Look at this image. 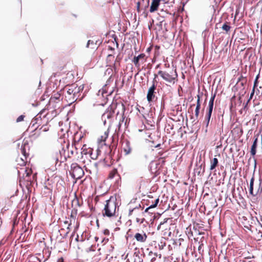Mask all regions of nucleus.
Listing matches in <instances>:
<instances>
[{"label": "nucleus", "mask_w": 262, "mask_h": 262, "mask_svg": "<svg viewBox=\"0 0 262 262\" xmlns=\"http://www.w3.org/2000/svg\"><path fill=\"white\" fill-rule=\"evenodd\" d=\"M74 233H75V232H73L72 235H71V237H73L74 235Z\"/></svg>", "instance_id": "de8ad7c7"}, {"label": "nucleus", "mask_w": 262, "mask_h": 262, "mask_svg": "<svg viewBox=\"0 0 262 262\" xmlns=\"http://www.w3.org/2000/svg\"><path fill=\"white\" fill-rule=\"evenodd\" d=\"M137 9L138 12L140 11V3L139 2H138L137 6Z\"/></svg>", "instance_id": "79ce46f5"}, {"label": "nucleus", "mask_w": 262, "mask_h": 262, "mask_svg": "<svg viewBox=\"0 0 262 262\" xmlns=\"http://www.w3.org/2000/svg\"><path fill=\"white\" fill-rule=\"evenodd\" d=\"M136 241L140 243H144L146 242L147 236L145 233H136L134 236Z\"/></svg>", "instance_id": "2eb2a0df"}, {"label": "nucleus", "mask_w": 262, "mask_h": 262, "mask_svg": "<svg viewBox=\"0 0 262 262\" xmlns=\"http://www.w3.org/2000/svg\"><path fill=\"white\" fill-rule=\"evenodd\" d=\"M84 85H81L79 86L75 83L73 84V93L72 102H74L77 100L81 101L84 97V93H83Z\"/></svg>", "instance_id": "7ed1b4c3"}, {"label": "nucleus", "mask_w": 262, "mask_h": 262, "mask_svg": "<svg viewBox=\"0 0 262 262\" xmlns=\"http://www.w3.org/2000/svg\"><path fill=\"white\" fill-rule=\"evenodd\" d=\"M96 44L94 43V41L89 40L88 41L86 47L87 48H91L92 49H94L95 48Z\"/></svg>", "instance_id": "c85d7f7f"}, {"label": "nucleus", "mask_w": 262, "mask_h": 262, "mask_svg": "<svg viewBox=\"0 0 262 262\" xmlns=\"http://www.w3.org/2000/svg\"><path fill=\"white\" fill-rule=\"evenodd\" d=\"M152 253L151 252H150L149 254V255H150V254H152Z\"/></svg>", "instance_id": "864d4df0"}, {"label": "nucleus", "mask_w": 262, "mask_h": 262, "mask_svg": "<svg viewBox=\"0 0 262 262\" xmlns=\"http://www.w3.org/2000/svg\"><path fill=\"white\" fill-rule=\"evenodd\" d=\"M112 93V90L108 91L107 84H105L103 87L98 91V96L99 98L102 99V101L99 104L101 105L105 104L107 101V96L110 95Z\"/></svg>", "instance_id": "39448f33"}, {"label": "nucleus", "mask_w": 262, "mask_h": 262, "mask_svg": "<svg viewBox=\"0 0 262 262\" xmlns=\"http://www.w3.org/2000/svg\"><path fill=\"white\" fill-rule=\"evenodd\" d=\"M75 150H77V148L76 147H75Z\"/></svg>", "instance_id": "6e6d98bb"}, {"label": "nucleus", "mask_w": 262, "mask_h": 262, "mask_svg": "<svg viewBox=\"0 0 262 262\" xmlns=\"http://www.w3.org/2000/svg\"><path fill=\"white\" fill-rule=\"evenodd\" d=\"M201 107H196L194 111V116L196 120H197L199 116L200 110Z\"/></svg>", "instance_id": "473e14b6"}, {"label": "nucleus", "mask_w": 262, "mask_h": 262, "mask_svg": "<svg viewBox=\"0 0 262 262\" xmlns=\"http://www.w3.org/2000/svg\"><path fill=\"white\" fill-rule=\"evenodd\" d=\"M43 113V111L40 112L32 120L30 125L34 129H36L42 124V115Z\"/></svg>", "instance_id": "0eeeda50"}, {"label": "nucleus", "mask_w": 262, "mask_h": 262, "mask_svg": "<svg viewBox=\"0 0 262 262\" xmlns=\"http://www.w3.org/2000/svg\"><path fill=\"white\" fill-rule=\"evenodd\" d=\"M46 114L43 115V118H45V117H46Z\"/></svg>", "instance_id": "3c124183"}, {"label": "nucleus", "mask_w": 262, "mask_h": 262, "mask_svg": "<svg viewBox=\"0 0 262 262\" xmlns=\"http://www.w3.org/2000/svg\"><path fill=\"white\" fill-rule=\"evenodd\" d=\"M157 26H159V27L161 29L162 28V22L159 23V24H157Z\"/></svg>", "instance_id": "37998d69"}, {"label": "nucleus", "mask_w": 262, "mask_h": 262, "mask_svg": "<svg viewBox=\"0 0 262 262\" xmlns=\"http://www.w3.org/2000/svg\"><path fill=\"white\" fill-rule=\"evenodd\" d=\"M25 117V116L24 115H20L16 119V122H20L21 121H23L24 120V118Z\"/></svg>", "instance_id": "c9c22d12"}, {"label": "nucleus", "mask_w": 262, "mask_h": 262, "mask_svg": "<svg viewBox=\"0 0 262 262\" xmlns=\"http://www.w3.org/2000/svg\"><path fill=\"white\" fill-rule=\"evenodd\" d=\"M258 76L259 75H258L256 76V79H255L253 89H254L256 86H257V80H258Z\"/></svg>", "instance_id": "4c0bfd02"}, {"label": "nucleus", "mask_w": 262, "mask_h": 262, "mask_svg": "<svg viewBox=\"0 0 262 262\" xmlns=\"http://www.w3.org/2000/svg\"><path fill=\"white\" fill-rule=\"evenodd\" d=\"M159 257L161 258V254H159Z\"/></svg>", "instance_id": "13d9d810"}, {"label": "nucleus", "mask_w": 262, "mask_h": 262, "mask_svg": "<svg viewBox=\"0 0 262 262\" xmlns=\"http://www.w3.org/2000/svg\"><path fill=\"white\" fill-rule=\"evenodd\" d=\"M159 202V199L157 198V199L155 200V203L153 204L150 205L148 207L146 208V209L145 210L144 212H147L148 211V210L149 209H150L151 208H155L156 207H157Z\"/></svg>", "instance_id": "393cba45"}, {"label": "nucleus", "mask_w": 262, "mask_h": 262, "mask_svg": "<svg viewBox=\"0 0 262 262\" xmlns=\"http://www.w3.org/2000/svg\"><path fill=\"white\" fill-rule=\"evenodd\" d=\"M82 147H84V148H85V152H88V149H87V148H86V146H85V145H83Z\"/></svg>", "instance_id": "a18cd8bd"}, {"label": "nucleus", "mask_w": 262, "mask_h": 262, "mask_svg": "<svg viewBox=\"0 0 262 262\" xmlns=\"http://www.w3.org/2000/svg\"><path fill=\"white\" fill-rule=\"evenodd\" d=\"M145 55L143 53L140 54L137 56H135L132 60V62L134 63L135 67L137 68L138 72L141 71L140 69V62L143 63L145 62L144 57Z\"/></svg>", "instance_id": "1a4fd4ad"}, {"label": "nucleus", "mask_w": 262, "mask_h": 262, "mask_svg": "<svg viewBox=\"0 0 262 262\" xmlns=\"http://www.w3.org/2000/svg\"><path fill=\"white\" fill-rule=\"evenodd\" d=\"M107 136H108V133H107V132H105L104 133V135H103V136H102L101 137V141H104L105 140V139L107 138Z\"/></svg>", "instance_id": "f704fd0d"}, {"label": "nucleus", "mask_w": 262, "mask_h": 262, "mask_svg": "<svg viewBox=\"0 0 262 262\" xmlns=\"http://www.w3.org/2000/svg\"><path fill=\"white\" fill-rule=\"evenodd\" d=\"M156 81L154 80L152 81V85L149 88L148 90L147 94V100L149 103L152 102L154 99L156 98Z\"/></svg>", "instance_id": "6e6552de"}, {"label": "nucleus", "mask_w": 262, "mask_h": 262, "mask_svg": "<svg viewBox=\"0 0 262 262\" xmlns=\"http://www.w3.org/2000/svg\"><path fill=\"white\" fill-rule=\"evenodd\" d=\"M205 171V166H203L202 164L196 165V167L194 169V173L198 176H201L204 173Z\"/></svg>", "instance_id": "6ab92c4d"}, {"label": "nucleus", "mask_w": 262, "mask_h": 262, "mask_svg": "<svg viewBox=\"0 0 262 262\" xmlns=\"http://www.w3.org/2000/svg\"><path fill=\"white\" fill-rule=\"evenodd\" d=\"M156 77H157V75H155V78H156Z\"/></svg>", "instance_id": "4d7b16f0"}, {"label": "nucleus", "mask_w": 262, "mask_h": 262, "mask_svg": "<svg viewBox=\"0 0 262 262\" xmlns=\"http://www.w3.org/2000/svg\"><path fill=\"white\" fill-rule=\"evenodd\" d=\"M85 148L84 147H82L81 148V154L82 155H87L89 154L90 156L91 159L93 160H96L98 155V150H96V153L93 152V149L92 148H88V152H85Z\"/></svg>", "instance_id": "f8f14e48"}, {"label": "nucleus", "mask_w": 262, "mask_h": 262, "mask_svg": "<svg viewBox=\"0 0 262 262\" xmlns=\"http://www.w3.org/2000/svg\"><path fill=\"white\" fill-rule=\"evenodd\" d=\"M254 182V176L253 174L252 176V178H251V180L250 181L249 193L252 196H255L258 194V192H257V190L256 191L255 193L254 192V190H253Z\"/></svg>", "instance_id": "a211bd4d"}, {"label": "nucleus", "mask_w": 262, "mask_h": 262, "mask_svg": "<svg viewBox=\"0 0 262 262\" xmlns=\"http://www.w3.org/2000/svg\"><path fill=\"white\" fill-rule=\"evenodd\" d=\"M141 208V206L139 205V207H136L132 209H130L128 213V215L131 216L133 214H134L136 216H142L144 212H141L142 209Z\"/></svg>", "instance_id": "ddd939ff"}, {"label": "nucleus", "mask_w": 262, "mask_h": 262, "mask_svg": "<svg viewBox=\"0 0 262 262\" xmlns=\"http://www.w3.org/2000/svg\"><path fill=\"white\" fill-rule=\"evenodd\" d=\"M165 67L166 68H168L169 67V64L168 63V64L166 63V64H165Z\"/></svg>", "instance_id": "49530a36"}, {"label": "nucleus", "mask_w": 262, "mask_h": 262, "mask_svg": "<svg viewBox=\"0 0 262 262\" xmlns=\"http://www.w3.org/2000/svg\"><path fill=\"white\" fill-rule=\"evenodd\" d=\"M215 96H216L215 94H212L211 97L209 102L208 110H213V103H214V100Z\"/></svg>", "instance_id": "4be33fe9"}, {"label": "nucleus", "mask_w": 262, "mask_h": 262, "mask_svg": "<svg viewBox=\"0 0 262 262\" xmlns=\"http://www.w3.org/2000/svg\"><path fill=\"white\" fill-rule=\"evenodd\" d=\"M154 255H155V257L151 258V262H155L156 261V257L158 256V254L156 253H155Z\"/></svg>", "instance_id": "58836bf2"}, {"label": "nucleus", "mask_w": 262, "mask_h": 262, "mask_svg": "<svg viewBox=\"0 0 262 262\" xmlns=\"http://www.w3.org/2000/svg\"><path fill=\"white\" fill-rule=\"evenodd\" d=\"M161 0H152L149 11L151 13L154 12L158 10L160 3Z\"/></svg>", "instance_id": "dca6fc26"}, {"label": "nucleus", "mask_w": 262, "mask_h": 262, "mask_svg": "<svg viewBox=\"0 0 262 262\" xmlns=\"http://www.w3.org/2000/svg\"><path fill=\"white\" fill-rule=\"evenodd\" d=\"M60 97V94H57L56 95H55L54 96H52L50 98V103L52 102H55L56 100L59 99Z\"/></svg>", "instance_id": "2f4dec72"}, {"label": "nucleus", "mask_w": 262, "mask_h": 262, "mask_svg": "<svg viewBox=\"0 0 262 262\" xmlns=\"http://www.w3.org/2000/svg\"><path fill=\"white\" fill-rule=\"evenodd\" d=\"M114 56L112 54H109L107 57V63L108 66H112L113 65L114 69L116 70L117 68L118 64H119V59L117 58L115 62H113Z\"/></svg>", "instance_id": "9d476101"}, {"label": "nucleus", "mask_w": 262, "mask_h": 262, "mask_svg": "<svg viewBox=\"0 0 262 262\" xmlns=\"http://www.w3.org/2000/svg\"><path fill=\"white\" fill-rule=\"evenodd\" d=\"M159 202V199L157 198V199L155 200V203L153 204L150 205L148 207L146 208V209L145 210L144 212H147L148 211V210L149 209H150L151 208H155L156 207H157Z\"/></svg>", "instance_id": "b1692460"}, {"label": "nucleus", "mask_w": 262, "mask_h": 262, "mask_svg": "<svg viewBox=\"0 0 262 262\" xmlns=\"http://www.w3.org/2000/svg\"><path fill=\"white\" fill-rule=\"evenodd\" d=\"M230 28L231 27L228 25V23L227 22L225 23L222 27V29L225 30L226 32H228L230 30Z\"/></svg>", "instance_id": "c756f323"}, {"label": "nucleus", "mask_w": 262, "mask_h": 262, "mask_svg": "<svg viewBox=\"0 0 262 262\" xmlns=\"http://www.w3.org/2000/svg\"><path fill=\"white\" fill-rule=\"evenodd\" d=\"M78 238H79V236H78V235H77V237H76L75 240H76L77 242H78V241H79Z\"/></svg>", "instance_id": "c03bdc74"}, {"label": "nucleus", "mask_w": 262, "mask_h": 262, "mask_svg": "<svg viewBox=\"0 0 262 262\" xmlns=\"http://www.w3.org/2000/svg\"><path fill=\"white\" fill-rule=\"evenodd\" d=\"M114 111L112 107H109L102 115L101 119L104 125H106L107 122L110 125L114 117Z\"/></svg>", "instance_id": "423d86ee"}, {"label": "nucleus", "mask_w": 262, "mask_h": 262, "mask_svg": "<svg viewBox=\"0 0 262 262\" xmlns=\"http://www.w3.org/2000/svg\"><path fill=\"white\" fill-rule=\"evenodd\" d=\"M73 203H76L78 206H81L80 204L79 203V200L76 198L73 201Z\"/></svg>", "instance_id": "e433bc0d"}, {"label": "nucleus", "mask_w": 262, "mask_h": 262, "mask_svg": "<svg viewBox=\"0 0 262 262\" xmlns=\"http://www.w3.org/2000/svg\"><path fill=\"white\" fill-rule=\"evenodd\" d=\"M212 110H208V112L206 114V115L205 117V121L206 123V127H208V126L209 125L210 120L211 118V116L212 115Z\"/></svg>", "instance_id": "412c9836"}, {"label": "nucleus", "mask_w": 262, "mask_h": 262, "mask_svg": "<svg viewBox=\"0 0 262 262\" xmlns=\"http://www.w3.org/2000/svg\"><path fill=\"white\" fill-rule=\"evenodd\" d=\"M116 176H118L119 177H120L118 173V171L116 169H114L112 171H110L109 173V178L110 179H113Z\"/></svg>", "instance_id": "a878e982"}, {"label": "nucleus", "mask_w": 262, "mask_h": 262, "mask_svg": "<svg viewBox=\"0 0 262 262\" xmlns=\"http://www.w3.org/2000/svg\"><path fill=\"white\" fill-rule=\"evenodd\" d=\"M258 194L262 193V177L259 178V185L257 189Z\"/></svg>", "instance_id": "bb28decb"}, {"label": "nucleus", "mask_w": 262, "mask_h": 262, "mask_svg": "<svg viewBox=\"0 0 262 262\" xmlns=\"http://www.w3.org/2000/svg\"><path fill=\"white\" fill-rule=\"evenodd\" d=\"M117 208L116 199L111 196L106 201L102 214L104 216L111 217L116 215Z\"/></svg>", "instance_id": "f257e3e1"}, {"label": "nucleus", "mask_w": 262, "mask_h": 262, "mask_svg": "<svg viewBox=\"0 0 262 262\" xmlns=\"http://www.w3.org/2000/svg\"><path fill=\"white\" fill-rule=\"evenodd\" d=\"M217 164H218L217 159L216 158H214L212 160H211V165H210V169L211 170H213L216 167V166L217 165Z\"/></svg>", "instance_id": "5701e85b"}, {"label": "nucleus", "mask_w": 262, "mask_h": 262, "mask_svg": "<svg viewBox=\"0 0 262 262\" xmlns=\"http://www.w3.org/2000/svg\"><path fill=\"white\" fill-rule=\"evenodd\" d=\"M257 136H258V135H257ZM254 140L253 142V144L252 145V146H251V150H250V153H251V155L253 156V157H254L256 155V147H257V141H258V138H257V137H255V136H254Z\"/></svg>", "instance_id": "f3484780"}, {"label": "nucleus", "mask_w": 262, "mask_h": 262, "mask_svg": "<svg viewBox=\"0 0 262 262\" xmlns=\"http://www.w3.org/2000/svg\"><path fill=\"white\" fill-rule=\"evenodd\" d=\"M139 262H143V260H139Z\"/></svg>", "instance_id": "603ef678"}, {"label": "nucleus", "mask_w": 262, "mask_h": 262, "mask_svg": "<svg viewBox=\"0 0 262 262\" xmlns=\"http://www.w3.org/2000/svg\"><path fill=\"white\" fill-rule=\"evenodd\" d=\"M61 157L60 153L56 152L54 155L52 156V159L55 161V164L59 161V158Z\"/></svg>", "instance_id": "cd10ccee"}, {"label": "nucleus", "mask_w": 262, "mask_h": 262, "mask_svg": "<svg viewBox=\"0 0 262 262\" xmlns=\"http://www.w3.org/2000/svg\"><path fill=\"white\" fill-rule=\"evenodd\" d=\"M110 49H111L112 50H114V49H113V48H110Z\"/></svg>", "instance_id": "5fc2aeb1"}, {"label": "nucleus", "mask_w": 262, "mask_h": 262, "mask_svg": "<svg viewBox=\"0 0 262 262\" xmlns=\"http://www.w3.org/2000/svg\"><path fill=\"white\" fill-rule=\"evenodd\" d=\"M159 75L163 80L169 83H174V81L178 78V74L176 70L168 71H159Z\"/></svg>", "instance_id": "f03ea898"}, {"label": "nucleus", "mask_w": 262, "mask_h": 262, "mask_svg": "<svg viewBox=\"0 0 262 262\" xmlns=\"http://www.w3.org/2000/svg\"><path fill=\"white\" fill-rule=\"evenodd\" d=\"M203 96V93H201V94H199L197 95V102H196V107H201V101H200V98L201 96Z\"/></svg>", "instance_id": "7c9ffc66"}, {"label": "nucleus", "mask_w": 262, "mask_h": 262, "mask_svg": "<svg viewBox=\"0 0 262 262\" xmlns=\"http://www.w3.org/2000/svg\"><path fill=\"white\" fill-rule=\"evenodd\" d=\"M31 171V170H25L27 177H29L30 175Z\"/></svg>", "instance_id": "a19ab883"}, {"label": "nucleus", "mask_w": 262, "mask_h": 262, "mask_svg": "<svg viewBox=\"0 0 262 262\" xmlns=\"http://www.w3.org/2000/svg\"><path fill=\"white\" fill-rule=\"evenodd\" d=\"M26 146L25 144L22 145L20 148V151L21 154L23 155V158H20L21 162L19 163L20 165H25L26 163L27 157L28 156V153L26 151Z\"/></svg>", "instance_id": "4468645a"}, {"label": "nucleus", "mask_w": 262, "mask_h": 262, "mask_svg": "<svg viewBox=\"0 0 262 262\" xmlns=\"http://www.w3.org/2000/svg\"><path fill=\"white\" fill-rule=\"evenodd\" d=\"M71 154L73 155V154H74V151H73V150H71Z\"/></svg>", "instance_id": "09e8293b"}, {"label": "nucleus", "mask_w": 262, "mask_h": 262, "mask_svg": "<svg viewBox=\"0 0 262 262\" xmlns=\"http://www.w3.org/2000/svg\"><path fill=\"white\" fill-rule=\"evenodd\" d=\"M123 149L126 155H128L131 152L132 147L128 141H125L123 144Z\"/></svg>", "instance_id": "aec40b11"}, {"label": "nucleus", "mask_w": 262, "mask_h": 262, "mask_svg": "<svg viewBox=\"0 0 262 262\" xmlns=\"http://www.w3.org/2000/svg\"><path fill=\"white\" fill-rule=\"evenodd\" d=\"M70 173L72 177L75 179H81L84 174L83 169L76 163L71 164Z\"/></svg>", "instance_id": "20e7f679"}, {"label": "nucleus", "mask_w": 262, "mask_h": 262, "mask_svg": "<svg viewBox=\"0 0 262 262\" xmlns=\"http://www.w3.org/2000/svg\"><path fill=\"white\" fill-rule=\"evenodd\" d=\"M123 120H124V118L123 117V116L122 117V121H121V120H120V122L118 125V129H119L120 128V126L121 125V122H123Z\"/></svg>", "instance_id": "ea45409f"}, {"label": "nucleus", "mask_w": 262, "mask_h": 262, "mask_svg": "<svg viewBox=\"0 0 262 262\" xmlns=\"http://www.w3.org/2000/svg\"><path fill=\"white\" fill-rule=\"evenodd\" d=\"M253 94H254V91H253V92L251 93V96L252 95H253Z\"/></svg>", "instance_id": "8fccbe9b"}, {"label": "nucleus", "mask_w": 262, "mask_h": 262, "mask_svg": "<svg viewBox=\"0 0 262 262\" xmlns=\"http://www.w3.org/2000/svg\"><path fill=\"white\" fill-rule=\"evenodd\" d=\"M64 91L67 92L66 97L68 99V101L70 102V103H73V102H72L71 99L73 98V84L71 85L67 86L64 89Z\"/></svg>", "instance_id": "9b49d317"}, {"label": "nucleus", "mask_w": 262, "mask_h": 262, "mask_svg": "<svg viewBox=\"0 0 262 262\" xmlns=\"http://www.w3.org/2000/svg\"><path fill=\"white\" fill-rule=\"evenodd\" d=\"M139 216H137L136 217V222L137 223H139L140 224H142L144 221H145V219L144 217L142 218V219H140V217H139Z\"/></svg>", "instance_id": "72a5a7b5"}]
</instances>
